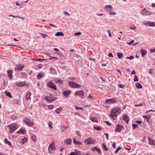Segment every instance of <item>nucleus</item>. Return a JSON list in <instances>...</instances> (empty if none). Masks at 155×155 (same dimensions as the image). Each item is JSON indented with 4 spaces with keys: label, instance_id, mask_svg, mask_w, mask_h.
<instances>
[{
    "label": "nucleus",
    "instance_id": "obj_1",
    "mask_svg": "<svg viewBox=\"0 0 155 155\" xmlns=\"http://www.w3.org/2000/svg\"><path fill=\"white\" fill-rule=\"evenodd\" d=\"M121 111L120 109L118 107H116L112 109L110 116L111 118L115 120L117 117V114H120Z\"/></svg>",
    "mask_w": 155,
    "mask_h": 155
},
{
    "label": "nucleus",
    "instance_id": "obj_2",
    "mask_svg": "<svg viewBox=\"0 0 155 155\" xmlns=\"http://www.w3.org/2000/svg\"><path fill=\"white\" fill-rule=\"evenodd\" d=\"M7 127L9 128V132L11 133L13 132L18 128L17 125L15 124L8 125Z\"/></svg>",
    "mask_w": 155,
    "mask_h": 155
},
{
    "label": "nucleus",
    "instance_id": "obj_3",
    "mask_svg": "<svg viewBox=\"0 0 155 155\" xmlns=\"http://www.w3.org/2000/svg\"><path fill=\"white\" fill-rule=\"evenodd\" d=\"M69 85L73 88H79L81 87V86L79 84H78L74 82L69 81L68 82Z\"/></svg>",
    "mask_w": 155,
    "mask_h": 155
},
{
    "label": "nucleus",
    "instance_id": "obj_4",
    "mask_svg": "<svg viewBox=\"0 0 155 155\" xmlns=\"http://www.w3.org/2000/svg\"><path fill=\"white\" fill-rule=\"evenodd\" d=\"M24 123L28 126L32 127L34 125V124L32 121L30 122V120L28 118H26L24 120Z\"/></svg>",
    "mask_w": 155,
    "mask_h": 155
},
{
    "label": "nucleus",
    "instance_id": "obj_5",
    "mask_svg": "<svg viewBox=\"0 0 155 155\" xmlns=\"http://www.w3.org/2000/svg\"><path fill=\"white\" fill-rule=\"evenodd\" d=\"M47 86L48 87L50 88L53 89L55 91H56L57 90L55 85L51 81L48 82L47 83Z\"/></svg>",
    "mask_w": 155,
    "mask_h": 155
},
{
    "label": "nucleus",
    "instance_id": "obj_6",
    "mask_svg": "<svg viewBox=\"0 0 155 155\" xmlns=\"http://www.w3.org/2000/svg\"><path fill=\"white\" fill-rule=\"evenodd\" d=\"M143 24L144 25H147L149 26L155 27V21L151 22L149 21L146 22V21H144L143 22Z\"/></svg>",
    "mask_w": 155,
    "mask_h": 155
},
{
    "label": "nucleus",
    "instance_id": "obj_7",
    "mask_svg": "<svg viewBox=\"0 0 155 155\" xmlns=\"http://www.w3.org/2000/svg\"><path fill=\"white\" fill-rule=\"evenodd\" d=\"M116 102V100L114 98L107 99L106 100V103H107L109 104L115 103Z\"/></svg>",
    "mask_w": 155,
    "mask_h": 155
},
{
    "label": "nucleus",
    "instance_id": "obj_8",
    "mask_svg": "<svg viewBox=\"0 0 155 155\" xmlns=\"http://www.w3.org/2000/svg\"><path fill=\"white\" fill-rule=\"evenodd\" d=\"M84 142H86L87 144L88 145L94 143V140L91 137H89L86 139L84 141Z\"/></svg>",
    "mask_w": 155,
    "mask_h": 155
},
{
    "label": "nucleus",
    "instance_id": "obj_9",
    "mask_svg": "<svg viewBox=\"0 0 155 155\" xmlns=\"http://www.w3.org/2000/svg\"><path fill=\"white\" fill-rule=\"evenodd\" d=\"M123 128V127L122 126L119 124H118L115 129V132H120Z\"/></svg>",
    "mask_w": 155,
    "mask_h": 155
},
{
    "label": "nucleus",
    "instance_id": "obj_10",
    "mask_svg": "<svg viewBox=\"0 0 155 155\" xmlns=\"http://www.w3.org/2000/svg\"><path fill=\"white\" fill-rule=\"evenodd\" d=\"M24 66H21V64L16 65V67L15 68V71H21L24 68Z\"/></svg>",
    "mask_w": 155,
    "mask_h": 155
},
{
    "label": "nucleus",
    "instance_id": "obj_11",
    "mask_svg": "<svg viewBox=\"0 0 155 155\" xmlns=\"http://www.w3.org/2000/svg\"><path fill=\"white\" fill-rule=\"evenodd\" d=\"M74 94L76 95H78L80 96H84V93L82 91H77Z\"/></svg>",
    "mask_w": 155,
    "mask_h": 155
},
{
    "label": "nucleus",
    "instance_id": "obj_12",
    "mask_svg": "<svg viewBox=\"0 0 155 155\" xmlns=\"http://www.w3.org/2000/svg\"><path fill=\"white\" fill-rule=\"evenodd\" d=\"M113 8V7L110 5H106L104 7V9L106 11H110Z\"/></svg>",
    "mask_w": 155,
    "mask_h": 155
},
{
    "label": "nucleus",
    "instance_id": "obj_13",
    "mask_svg": "<svg viewBox=\"0 0 155 155\" xmlns=\"http://www.w3.org/2000/svg\"><path fill=\"white\" fill-rule=\"evenodd\" d=\"M15 84L19 87H23L25 85V83L24 82H16Z\"/></svg>",
    "mask_w": 155,
    "mask_h": 155
},
{
    "label": "nucleus",
    "instance_id": "obj_14",
    "mask_svg": "<svg viewBox=\"0 0 155 155\" xmlns=\"http://www.w3.org/2000/svg\"><path fill=\"white\" fill-rule=\"evenodd\" d=\"M91 150L93 151H97L98 153H101V152L100 149L96 147H94L91 149Z\"/></svg>",
    "mask_w": 155,
    "mask_h": 155
},
{
    "label": "nucleus",
    "instance_id": "obj_15",
    "mask_svg": "<svg viewBox=\"0 0 155 155\" xmlns=\"http://www.w3.org/2000/svg\"><path fill=\"white\" fill-rule=\"evenodd\" d=\"M31 95V93L30 92L28 91L26 92L25 96V99L27 101L30 99Z\"/></svg>",
    "mask_w": 155,
    "mask_h": 155
},
{
    "label": "nucleus",
    "instance_id": "obj_16",
    "mask_svg": "<svg viewBox=\"0 0 155 155\" xmlns=\"http://www.w3.org/2000/svg\"><path fill=\"white\" fill-rule=\"evenodd\" d=\"M55 149V147L54 146L53 143L51 144L50 145L49 147H48V151H49V153H50V149L51 150H53Z\"/></svg>",
    "mask_w": 155,
    "mask_h": 155
},
{
    "label": "nucleus",
    "instance_id": "obj_17",
    "mask_svg": "<svg viewBox=\"0 0 155 155\" xmlns=\"http://www.w3.org/2000/svg\"><path fill=\"white\" fill-rule=\"evenodd\" d=\"M45 74L42 72H40L39 74L37 75V78L38 79H40L41 78L44 77L45 76Z\"/></svg>",
    "mask_w": 155,
    "mask_h": 155
},
{
    "label": "nucleus",
    "instance_id": "obj_18",
    "mask_svg": "<svg viewBox=\"0 0 155 155\" xmlns=\"http://www.w3.org/2000/svg\"><path fill=\"white\" fill-rule=\"evenodd\" d=\"M123 119L126 121L127 123H128L129 121V118L125 114H124L123 115Z\"/></svg>",
    "mask_w": 155,
    "mask_h": 155
},
{
    "label": "nucleus",
    "instance_id": "obj_19",
    "mask_svg": "<svg viewBox=\"0 0 155 155\" xmlns=\"http://www.w3.org/2000/svg\"><path fill=\"white\" fill-rule=\"evenodd\" d=\"M71 93V91L69 90L65 91L63 92V95L65 97H67Z\"/></svg>",
    "mask_w": 155,
    "mask_h": 155
},
{
    "label": "nucleus",
    "instance_id": "obj_20",
    "mask_svg": "<svg viewBox=\"0 0 155 155\" xmlns=\"http://www.w3.org/2000/svg\"><path fill=\"white\" fill-rule=\"evenodd\" d=\"M17 134L21 133L23 134H25L26 133V130L23 129H21L20 130L18 131L17 132Z\"/></svg>",
    "mask_w": 155,
    "mask_h": 155
},
{
    "label": "nucleus",
    "instance_id": "obj_21",
    "mask_svg": "<svg viewBox=\"0 0 155 155\" xmlns=\"http://www.w3.org/2000/svg\"><path fill=\"white\" fill-rule=\"evenodd\" d=\"M8 76L10 79L12 78V71L11 70H8L7 71Z\"/></svg>",
    "mask_w": 155,
    "mask_h": 155
},
{
    "label": "nucleus",
    "instance_id": "obj_22",
    "mask_svg": "<svg viewBox=\"0 0 155 155\" xmlns=\"http://www.w3.org/2000/svg\"><path fill=\"white\" fill-rule=\"evenodd\" d=\"M140 52L141 54L142 57H143L147 53V51L146 50L142 49H141Z\"/></svg>",
    "mask_w": 155,
    "mask_h": 155
},
{
    "label": "nucleus",
    "instance_id": "obj_23",
    "mask_svg": "<svg viewBox=\"0 0 155 155\" xmlns=\"http://www.w3.org/2000/svg\"><path fill=\"white\" fill-rule=\"evenodd\" d=\"M148 138L150 144L151 145H155V140L151 139L150 137H149Z\"/></svg>",
    "mask_w": 155,
    "mask_h": 155
},
{
    "label": "nucleus",
    "instance_id": "obj_24",
    "mask_svg": "<svg viewBox=\"0 0 155 155\" xmlns=\"http://www.w3.org/2000/svg\"><path fill=\"white\" fill-rule=\"evenodd\" d=\"M89 119L91 120L93 122H98V120L96 117H90Z\"/></svg>",
    "mask_w": 155,
    "mask_h": 155
},
{
    "label": "nucleus",
    "instance_id": "obj_25",
    "mask_svg": "<svg viewBox=\"0 0 155 155\" xmlns=\"http://www.w3.org/2000/svg\"><path fill=\"white\" fill-rule=\"evenodd\" d=\"M64 143L70 145L71 142V140L70 139H68L67 140H64Z\"/></svg>",
    "mask_w": 155,
    "mask_h": 155
},
{
    "label": "nucleus",
    "instance_id": "obj_26",
    "mask_svg": "<svg viewBox=\"0 0 155 155\" xmlns=\"http://www.w3.org/2000/svg\"><path fill=\"white\" fill-rule=\"evenodd\" d=\"M62 108L61 107H59V108H57L55 110V112L57 114H60V111L62 110Z\"/></svg>",
    "mask_w": 155,
    "mask_h": 155
},
{
    "label": "nucleus",
    "instance_id": "obj_27",
    "mask_svg": "<svg viewBox=\"0 0 155 155\" xmlns=\"http://www.w3.org/2000/svg\"><path fill=\"white\" fill-rule=\"evenodd\" d=\"M5 93L6 95L8 97L10 98H12V96H11L10 93L7 91H5Z\"/></svg>",
    "mask_w": 155,
    "mask_h": 155
},
{
    "label": "nucleus",
    "instance_id": "obj_28",
    "mask_svg": "<svg viewBox=\"0 0 155 155\" xmlns=\"http://www.w3.org/2000/svg\"><path fill=\"white\" fill-rule=\"evenodd\" d=\"M136 87L138 89H140L142 88V85L139 83H137L135 84Z\"/></svg>",
    "mask_w": 155,
    "mask_h": 155
},
{
    "label": "nucleus",
    "instance_id": "obj_29",
    "mask_svg": "<svg viewBox=\"0 0 155 155\" xmlns=\"http://www.w3.org/2000/svg\"><path fill=\"white\" fill-rule=\"evenodd\" d=\"M151 14V12L149 11H146L143 12V14L144 15H148Z\"/></svg>",
    "mask_w": 155,
    "mask_h": 155
},
{
    "label": "nucleus",
    "instance_id": "obj_30",
    "mask_svg": "<svg viewBox=\"0 0 155 155\" xmlns=\"http://www.w3.org/2000/svg\"><path fill=\"white\" fill-rule=\"evenodd\" d=\"M64 35L63 33L61 32H57L55 34L56 36H63Z\"/></svg>",
    "mask_w": 155,
    "mask_h": 155
},
{
    "label": "nucleus",
    "instance_id": "obj_31",
    "mask_svg": "<svg viewBox=\"0 0 155 155\" xmlns=\"http://www.w3.org/2000/svg\"><path fill=\"white\" fill-rule=\"evenodd\" d=\"M79 152L80 151L77 150L76 152H71L67 155H77Z\"/></svg>",
    "mask_w": 155,
    "mask_h": 155
},
{
    "label": "nucleus",
    "instance_id": "obj_32",
    "mask_svg": "<svg viewBox=\"0 0 155 155\" xmlns=\"http://www.w3.org/2000/svg\"><path fill=\"white\" fill-rule=\"evenodd\" d=\"M4 142L5 143L8 144V145L10 146H12L11 143L10 141H8L7 139L5 138V139Z\"/></svg>",
    "mask_w": 155,
    "mask_h": 155
},
{
    "label": "nucleus",
    "instance_id": "obj_33",
    "mask_svg": "<svg viewBox=\"0 0 155 155\" xmlns=\"http://www.w3.org/2000/svg\"><path fill=\"white\" fill-rule=\"evenodd\" d=\"M67 128V127L64 126H61V129L62 131L65 132L66 131V129Z\"/></svg>",
    "mask_w": 155,
    "mask_h": 155
},
{
    "label": "nucleus",
    "instance_id": "obj_34",
    "mask_svg": "<svg viewBox=\"0 0 155 155\" xmlns=\"http://www.w3.org/2000/svg\"><path fill=\"white\" fill-rule=\"evenodd\" d=\"M117 56L119 59H121L123 57V54L122 53L118 52L117 53Z\"/></svg>",
    "mask_w": 155,
    "mask_h": 155
},
{
    "label": "nucleus",
    "instance_id": "obj_35",
    "mask_svg": "<svg viewBox=\"0 0 155 155\" xmlns=\"http://www.w3.org/2000/svg\"><path fill=\"white\" fill-rule=\"evenodd\" d=\"M143 105L144 106L145 105V103L144 102H143L142 103H140L139 104H137L134 105V106L135 107H140Z\"/></svg>",
    "mask_w": 155,
    "mask_h": 155
},
{
    "label": "nucleus",
    "instance_id": "obj_36",
    "mask_svg": "<svg viewBox=\"0 0 155 155\" xmlns=\"http://www.w3.org/2000/svg\"><path fill=\"white\" fill-rule=\"evenodd\" d=\"M130 28L131 30L134 31L136 29V28L134 25H133L130 26Z\"/></svg>",
    "mask_w": 155,
    "mask_h": 155
},
{
    "label": "nucleus",
    "instance_id": "obj_37",
    "mask_svg": "<svg viewBox=\"0 0 155 155\" xmlns=\"http://www.w3.org/2000/svg\"><path fill=\"white\" fill-rule=\"evenodd\" d=\"M27 139L26 137H24L22 139V141L21 142V143L22 144H24L26 142H27Z\"/></svg>",
    "mask_w": 155,
    "mask_h": 155
},
{
    "label": "nucleus",
    "instance_id": "obj_38",
    "mask_svg": "<svg viewBox=\"0 0 155 155\" xmlns=\"http://www.w3.org/2000/svg\"><path fill=\"white\" fill-rule=\"evenodd\" d=\"M94 128L95 129H96L97 130L101 131L102 130V129L101 127H94Z\"/></svg>",
    "mask_w": 155,
    "mask_h": 155
},
{
    "label": "nucleus",
    "instance_id": "obj_39",
    "mask_svg": "<svg viewBox=\"0 0 155 155\" xmlns=\"http://www.w3.org/2000/svg\"><path fill=\"white\" fill-rule=\"evenodd\" d=\"M56 83H59L60 84H62V81L61 79H58L56 81Z\"/></svg>",
    "mask_w": 155,
    "mask_h": 155
},
{
    "label": "nucleus",
    "instance_id": "obj_40",
    "mask_svg": "<svg viewBox=\"0 0 155 155\" xmlns=\"http://www.w3.org/2000/svg\"><path fill=\"white\" fill-rule=\"evenodd\" d=\"M74 142L75 144H78L79 145H81L82 144L81 142L76 141L75 140V139H74Z\"/></svg>",
    "mask_w": 155,
    "mask_h": 155
},
{
    "label": "nucleus",
    "instance_id": "obj_41",
    "mask_svg": "<svg viewBox=\"0 0 155 155\" xmlns=\"http://www.w3.org/2000/svg\"><path fill=\"white\" fill-rule=\"evenodd\" d=\"M31 139L34 141H35L36 140V137L35 135H32L31 137Z\"/></svg>",
    "mask_w": 155,
    "mask_h": 155
},
{
    "label": "nucleus",
    "instance_id": "obj_42",
    "mask_svg": "<svg viewBox=\"0 0 155 155\" xmlns=\"http://www.w3.org/2000/svg\"><path fill=\"white\" fill-rule=\"evenodd\" d=\"M102 147L103 148H104L106 151L108 150V148H107L106 145L104 143H103L102 145Z\"/></svg>",
    "mask_w": 155,
    "mask_h": 155
},
{
    "label": "nucleus",
    "instance_id": "obj_43",
    "mask_svg": "<svg viewBox=\"0 0 155 155\" xmlns=\"http://www.w3.org/2000/svg\"><path fill=\"white\" fill-rule=\"evenodd\" d=\"M74 107L75 109L77 110L78 109H80L82 110H84V108L82 107H79L78 106H74Z\"/></svg>",
    "mask_w": 155,
    "mask_h": 155
},
{
    "label": "nucleus",
    "instance_id": "obj_44",
    "mask_svg": "<svg viewBox=\"0 0 155 155\" xmlns=\"http://www.w3.org/2000/svg\"><path fill=\"white\" fill-rule=\"evenodd\" d=\"M52 123L51 121H49L48 123V125L49 127V128H52Z\"/></svg>",
    "mask_w": 155,
    "mask_h": 155
},
{
    "label": "nucleus",
    "instance_id": "obj_45",
    "mask_svg": "<svg viewBox=\"0 0 155 155\" xmlns=\"http://www.w3.org/2000/svg\"><path fill=\"white\" fill-rule=\"evenodd\" d=\"M64 14L65 15H68V16H70V15L69 14L68 12H67L66 11H64Z\"/></svg>",
    "mask_w": 155,
    "mask_h": 155
},
{
    "label": "nucleus",
    "instance_id": "obj_46",
    "mask_svg": "<svg viewBox=\"0 0 155 155\" xmlns=\"http://www.w3.org/2000/svg\"><path fill=\"white\" fill-rule=\"evenodd\" d=\"M138 81V77H137V76L136 75H135V77H134V81L136 82V81Z\"/></svg>",
    "mask_w": 155,
    "mask_h": 155
},
{
    "label": "nucleus",
    "instance_id": "obj_47",
    "mask_svg": "<svg viewBox=\"0 0 155 155\" xmlns=\"http://www.w3.org/2000/svg\"><path fill=\"white\" fill-rule=\"evenodd\" d=\"M132 126L133 127V128L134 129H136L137 127H138V126L137 124H132Z\"/></svg>",
    "mask_w": 155,
    "mask_h": 155
},
{
    "label": "nucleus",
    "instance_id": "obj_48",
    "mask_svg": "<svg viewBox=\"0 0 155 155\" xmlns=\"http://www.w3.org/2000/svg\"><path fill=\"white\" fill-rule=\"evenodd\" d=\"M134 58V57L133 56H131L130 57H127L126 58V59H129L132 60Z\"/></svg>",
    "mask_w": 155,
    "mask_h": 155
},
{
    "label": "nucleus",
    "instance_id": "obj_49",
    "mask_svg": "<svg viewBox=\"0 0 155 155\" xmlns=\"http://www.w3.org/2000/svg\"><path fill=\"white\" fill-rule=\"evenodd\" d=\"M32 60L34 61H40L41 62L42 60H45V59H32Z\"/></svg>",
    "mask_w": 155,
    "mask_h": 155
},
{
    "label": "nucleus",
    "instance_id": "obj_50",
    "mask_svg": "<svg viewBox=\"0 0 155 155\" xmlns=\"http://www.w3.org/2000/svg\"><path fill=\"white\" fill-rule=\"evenodd\" d=\"M121 149V147H118L117 148L115 151V153H117Z\"/></svg>",
    "mask_w": 155,
    "mask_h": 155
},
{
    "label": "nucleus",
    "instance_id": "obj_51",
    "mask_svg": "<svg viewBox=\"0 0 155 155\" xmlns=\"http://www.w3.org/2000/svg\"><path fill=\"white\" fill-rule=\"evenodd\" d=\"M41 35H42L43 38H45L46 37L48 36L46 34L41 33Z\"/></svg>",
    "mask_w": 155,
    "mask_h": 155
},
{
    "label": "nucleus",
    "instance_id": "obj_52",
    "mask_svg": "<svg viewBox=\"0 0 155 155\" xmlns=\"http://www.w3.org/2000/svg\"><path fill=\"white\" fill-rule=\"evenodd\" d=\"M45 99L48 101H50V100L49 98V97L48 96H46L45 98Z\"/></svg>",
    "mask_w": 155,
    "mask_h": 155
},
{
    "label": "nucleus",
    "instance_id": "obj_53",
    "mask_svg": "<svg viewBox=\"0 0 155 155\" xmlns=\"http://www.w3.org/2000/svg\"><path fill=\"white\" fill-rule=\"evenodd\" d=\"M81 34V33L80 32L76 33L74 34V35L76 36H79Z\"/></svg>",
    "mask_w": 155,
    "mask_h": 155
},
{
    "label": "nucleus",
    "instance_id": "obj_54",
    "mask_svg": "<svg viewBox=\"0 0 155 155\" xmlns=\"http://www.w3.org/2000/svg\"><path fill=\"white\" fill-rule=\"evenodd\" d=\"M54 107V106L52 105H49L48 106V107L50 109H52Z\"/></svg>",
    "mask_w": 155,
    "mask_h": 155
},
{
    "label": "nucleus",
    "instance_id": "obj_55",
    "mask_svg": "<svg viewBox=\"0 0 155 155\" xmlns=\"http://www.w3.org/2000/svg\"><path fill=\"white\" fill-rule=\"evenodd\" d=\"M94 97L91 95H89L88 96V98H89L91 100H92Z\"/></svg>",
    "mask_w": 155,
    "mask_h": 155
},
{
    "label": "nucleus",
    "instance_id": "obj_56",
    "mask_svg": "<svg viewBox=\"0 0 155 155\" xmlns=\"http://www.w3.org/2000/svg\"><path fill=\"white\" fill-rule=\"evenodd\" d=\"M104 122L108 124L109 126H110L111 125V124L110 123L109 121H104Z\"/></svg>",
    "mask_w": 155,
    "mask_h": 155
},
{
    "label": "nucleus",
    "instance_id": "obj_57",
    "mask_svg": "<svg viewBox=\"0 0 155 155\" xmlns=\"http://www.w3.org/2000/svg\"><path fill=\"white\" fill-rule=\"evenodd\" d=\"M74 115L75 116H76V115L78 116H79V117H82V116L78 113H75L74 114Z\"/></svg>",
    "mask_w": 155,
    "mask_h": 155
},
{
    "label": "nucleus",
    "instance_id": "obj_58",
    "mask_svg": "<svg viewBox=\"0 0 155 155\" xmlns=\"http://www.w3.org/2000/svg\"><path fill=\"white\" fill-rule=\"evenodd\" d=\"M104 134L106 136V139L107 140H108L109 139V138H108V137L109 136L108 134L107 133H104Z\"/></svg>",
    "mask_w": 155,
    "mask_h": 155
},
{
    "label": "nucleus",
    "instance_id": "obj_59",
    "mask_svg": "<svg viewBox=\"0 0 155 155\" xmlns=\"http://www.w3.org/2000/svg\"><path fill=\"white\" fill-rule=\"evenodd\" d=\"M108 56L109 57H112L113 58V56L112 54L111 53H110L108 54Z\"/></svg>",
    "mask_w": 155,
    "mask_h": 155
},
{
    "label": "nucleus",
    "instance_id": "obj_60",
    "mask_svg": "<svg viewBox=\"0 0 155 155\" xmlns=\"http://www.w3.org/2000/svg\"><path fill=\"white\" fill-rule=\"evenodd\" d=\"M116 14V13L115 12H112L110 13V15H114Z\"/></svg>",
    "mask_w": 155,
    "mask_h": 155
},
{
    "label": "nucleus",
    "instance_id": "obj_61",
    "mask_svg": "<svg viewBox=\"0 0 155 155\" xmlns=\"http://www.w3.org/2000/svg\"><path fill=\"white\" fill-rule=\"evenodd\" d=\"M118 86L121 88H123V87L124 86V85L122 84H119L118 85Z\"/></svg>",
    "mask_w": 155,
    "mask_h": 155
},
{
    "label": "nucleus",
    "instance_id": "obj_62",
    "mask_svg": "<svg viewBox=\"0 0 155 155\" xmlns=\"http://www.w3.org/2000/svg\"><path fill=\"white\" fill-rule=\"evenodd\" d=\"M112 147L114 149L116 148V143L115 142L113 143L112 144Z\"/></svg>",
    "mask_w": 155,
    "mask_h": 155
},
{
    "label": "nucleus",
    "instance_id": "obj_63",
    "mask_svg": "<svg viewBox=\"0 0 155 155\" xmlns=\"http://www.w3.org/2000/svg\"><path fill=\"white\" fill-rule=\"evenodd\" d=\"M150 51L151 53H153L155 51V48L151 49L150 50Z\"/></svg>",
    "mask_w": 155,
    "mask_h": 155
},
{
    "label": "nucleus",
    "instance_id": "obj_64",
    "mask_svg": "<svg viewBox=\"0 0 155 155\" xmlns=\"http://www.w3.org/2000/svg\"><path fill=\"white\" fill-rule=\"evenodd\" d=\"M149 73L150 74H152L153 73L152 69H150L149 71Z\"/></svg>",
    "mask_w": 155,
    "mask_h": 155
}]
</instances>
